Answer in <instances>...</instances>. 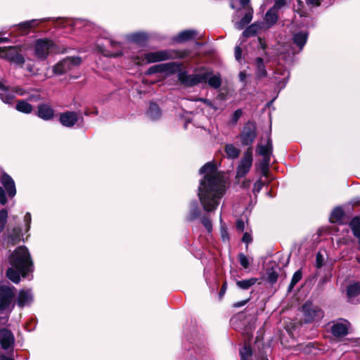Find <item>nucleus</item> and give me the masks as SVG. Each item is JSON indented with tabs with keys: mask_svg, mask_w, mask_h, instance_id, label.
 I'll use <instances>...</instances> for the list:
<instances>
[{
	"mask_svg": "<svg viewBox=\"0 0 360 360\" xmlns=\"http://www.w3.org/2000/svg\"><path fill=\"white\" fill-rule=\"evenodd\" d=\"M344 216V211L340 208L337 207L333 210L330 215V221L332 222H337L340 221Z\"/></svg>",
	"mask_w": 360,
	"mask_h": 360,
	"instance_id": "obj_35",
	"label": "nucleus"
},
{
	"mask_svg": "<svg viewBox=\"0 0 360 360\" xmlns=\"http://www.w3.org/2000/svg\"><path fill=\"white\" fill-rule=\"evenodd\" d=\"M162 67L161 64L153 65L148 69L146 74V75H152V74L159 73V72L162 73Z\"/></svg>",
	"mask_w": 360,
	"mask_h": 360,
	"instance_id": "obj_44",
	"label": "nucleus"
},
{
	"mask_svg": "<svg viewBox=\"0 0 360 360\" xmlns=\"http://www.w3.org/2000/svg\"><path fill=\"white\" fill-rule=\"evenodd\" d=\"M127 41L136 44H143L148 39V35L143 32H134L125 36Z\"/></svg>",
	"mask_w": 360,
	"mask_h": 360,
	"instance_id": "obj_19",
	"label": "nucleus"
},
{
	"mask_svg": "<svg viewBox=\"0 0 360 360\" xmlns=\"http://www.w3.org/2000/svg\"><path fill=\"white\" fill-rule=\"evenodd\" d=\"M302 311L304 316L305 322H311L316 319L323 317V311L316 306L311 302H306L302 307Z\"/></svg>",
	"mask_w": 360,
	"mask_h": 360,
	"instance_id": "obj_13",
	"label": "nucleus"
},
{
	"mask_svg": "<svg viewBox=\"0 0 360 360\" xmlns=\"http://www.w3.org/2000/svg\"><path fill=\"white\" fill-rule=\"evenodd\" d=\"M302 278V272L298 270L295 272L291 279L289 288H292Z\"/></svg>",
	"mask_w": 360,
	"mask_h": 360,
	"instance_id": "obj_41",
	"label": "nucleus"
},
{
	"mask_svg": "<svg viewBox=\"0 0 360 360\" xmlns=\"http://www.w3.org/2000/svg\"><path fill=\"white\" fill-rule=\"evenodd\" d=\"M281 75L283 76L281 79H278L279 82H281L283 84V86L285 85L289 77V72L288 70H284Z\"/></svg>",
	"mask_w": 360,
	"mask_h": 360,
	"instance_id": "obj_49",
	"label": "nucleus"
},
{
	"mask_svg": "<svg viewBox=\"0 0 360 360\" xmlns=\"http://www.w3.org/2000/svg\"><path fill=\"white\" fill-rule=\"evenodd\" d=\"M224 151L226 155L229 159H236L240 155V150L236 147L233 144H226L224 147Z\"/></svg>",
	"mask_w": 360,
	"mask_h": 360,
	"instance_id": "obj_25",
	"label": "nucleus"
},
{
	"mask_svg": "<svg viewBox=\"0 0 360 360\" xmlns=\"http://www.w3.org/2000/svg\"><path fill=\"white\" fill-rule=\"evenodd\" d=\"M9 262L13 266L22 274L32 270V261L28 249L25 246L17 248L11 254Z\"/></svg>",
	"mask_w": 360,
	"mask_h": 360,
	"instance_id": "obj_3",
	"label": "nucleus"
},
{
	"mask_svg": "<svg viewBox=\"0 0 360 360\" xmlns=\"http://www.w3.org/2000/svg\"><path fill=\"white\" fill-rule=\"evenodd\" d=\"M220 221H221V238H222V240L224 241H226L229 239L228 233H227L226 230L225 229L224 224H222L221 218H220Z\"/></svg>",
	"mask_w": 360,
	"mask_h": 360,
	"instance_id": "obj_48",
	"label": "nucleus"
},
{
	"mask_svg": "<svg viewBox=\"0 0 360 360\" xmlns=\"http://www.w3.org/2000/svg\"><path fill=\"white\" fill-rule=\"evenodd\" d=\"M256 127L251 122H247L241 131L240 141L243 146H250L256 138Z\"/></svg>",
	"mask_w": 360,
	"mask_h": 360,
	"instance_id": "obj_11",
	"label": "nucleus"
},
{
	"mask_svg": "<svg viewBox=\"0 0 360 360\" xmlns=\"http://www.w3.org/2000/svg\"><path fill=\"white\" fill-rule=\"evenodd\" d=\"M247 301H242V302H237V303H235L233 304V306L235 307H242L243 305H245V304L246 303Z\"/></svg>",
	"mask_w": 360,
	"mask_h": 360,
	"instance_id": "obj_60",
	"label": "nucleus"
},
{
	"mask_svg": "<svg viewBox=\"0 0 360 360\" xmlns=\"http://www.w3.org/2000/svg\"><path fill=\"white\" fill-rule=\"evenodd\" d=\"M264 20L269 27L274 25L278 20V11L271 8L266 12Z\"/></svg>",
	"mask_w": 360,
	"mask_h": 360,
	"instance_id": "obj_27",
	"label": "nucleus"
},
{
	"mask_svg": "<svg viewBox=\"0 0 360 360\" xmlns=\"http://www.w3.org/2000/svg\"><path fill=\"white\" fill-rule=\"evenodd\" d=\"M122 54H123L122 51H116V52H112V53H108V54H107V56H112V57H117V56H120Z\"/></svg>",
	"mask_w": 360,
	"mask_h": 360,
	"instance_id": "obj_59",
	"label": "nucleus"
},
{
	"mask_svg": "<svg viewBox=\"0 0 360 360\" xmlns=\"http://www.w3.org/2000/svg\"><path fill=\"white\" fill-rule=\"evenodd\" d=\"M350 323L347 320H342L333 324L331 328L333 335L337 338H342L349 333Z\"/></svg>",
	"mask_w": 360,
	"mask_h": 360,
	"instance_id": "obj_15",
	"label": "nucleus"
},
{
	"mask_svg": "<svg viewBox=\"0 0 360 360\" xmlns=\"http://www.w3.org/2000/svg\"><path fill=\"white\" fill-rule=\"evenodd\" d=\"M242 114H243L242 110H240V109L236 110L232 115L231 122L233 124H236L238 122V120L240 119V117H241Z\"/></svg>",
	"mask_w": 360,
	"mask_h": 360,
	"instance_id": "obj_46",
	"label": "nucleus"
},
{
	"mask_svg": "<svg viewBox=\"0 0 360 360\" xmlns=\"http://www.w3.org/2000/svg\"><path fill=\"white\" fill-rule=\"evenodd\" d=\"M54 43L47 39H39L34 44V56L40 60L46 59L48 56L55 51Z\"/></svg>",
	"mask_w": 360,
	"mask_h": 360,
	"instance_id": "obj_7",
	"label": "nucleus"
},
{
	"mask_svg": "<svg viewBox=\"0 0 360 360\" xmlns=\"http://www.w3.org/2000/svg\"><path fill=\"white\" fill-rule=\"evenodd\" d=\"M360 295V284L354 283L348 286L347 295L349 298H352Z\"/></svg>",
	"mask_w": 360,
	"mask_h": 360,
	"instance_id": "obj_33",
	"label": "nucleus"
},
{
	"mask_svg": "<svg viewBox=\"0 0 360 360\" xmlns=\"http://www.w3.org/2000/svg\"><path fill=\"white\" fill-rule=\"evenodd\" d=\"M235 1L236 0H231V6L232 8H236V4H235ZM250 2V0H240V4L242 6H245L246 5H248Z\"/></svg>",
	"mask_w": 360,
	"mask_h": 360,
	"instance_id": "obj_53",
	"label": "nucleus"
},
{
	"mask_svg": "<svg viewBox=\"0 0 360 360\" xmlns=\"http://www.w3.org/2000/svg\"><path fill=\"white\" fill-rule=\"evenodd\" d=\"M258 30V26L255 24H252L245 30L243 33V37H249L255 35Z\"/></svg>",
	"mask_w": 360,
	"mask_h": 360,
	"instance_id": "obj_39",
	"label": "nucleus"
},
{
	"mask_svg": "<svg viewBox=\"0 0 360 360\" xmlns=\"http://www.w3.org/2000/svg\"><path fill=\"white\" fill-rule=\"evenodd\" d=\"M32 221L31 214L30 212H27L24 216V222L25 223V232H28L30 229V224Z\"/></svg>",
	"mask_w": 360,
	"mask_h": 360,
	"instance_id": "obj_45",
	"label": "nucleus"
},
{
	"mask_svg": "<svg viewBox=\"0 0 360 360\" xmlns=\"http://www.w3.org/2000/svg\"><path fill=\"white\" fill-rule=\"evenodd\" d=\"M79 114L73 111H67L60 115L59 120L65 127H72L78 121Z\"/></svg>",
	"mask_w": 360,
	"mask_h": 360,
	"instance_id": "obj_14",
	"label": "nucleus"
},
{
	"mask_svg": "<svg viewBox=\"0 0 360 360\" xmlns=\"http://www.w3.org/2000/svg\"><path fill=\"white\" fill-rule=\"evenodd\" d=\"M176 57L174 52L169 50H162L146 53L141 56L133 57V60L136 65L143 63H153L169 60Z\"/></svg>",
	"mask_w": 360,
	"mask_h": 360,
	"instance_id": "obj_4",
	"label": "nucleus"
},
{
	"mask_svg": "<svg viewBox=\"0 0 360 360\" xmlns=\"http://www.w3.org/2000/svg\"><path fill=\"white\" fill-rule=\"evenodd\" d=\"M240 355L242 360H249V357L252 356V349L249 346L245 345L240 350Z\"/></svg>",
	"mask_w": 360,
	"mask_h": 360,
	"instance_id": "obj_38",
	"label": "nucleus"
},
{
	"mask_svg": "<svg viewBox=\"0 0 360 360\" xmlns=\"http://www.w3.org/2000/svg\"><path fill=\"white\" fill-rule=\"evenodd\" d=\"M257 281L256 278H250L245 280L237 281L236 285L242 290H248L254 285Z\"/></svg>",
	"mask_w": 360,
	"mask_h": 360,
	"instance_id": "obj_28",
	"label": "nucleus"
},
{
	"mask_svg": "<svg viewBox=\"0 0 360 360\" xmlns=\"http://www.w3.org/2000/svg\"><path fill=\"white\" fill-rule=\"evenodd\" d=\"M195 101H201V102H203L204 103H205L207 105L210 106V107H212V103L207 100V99H205V98H198L196 99Z\"/></svg>",
	"mask_w": 360,
	"mask_h": 360,
	"instance_id": "obj_57",
	"label": "nucleus"
},
{
	"mask_svg": "<svg viewBox=\"0 0 360 360\" xmlns=\"http://www.w3.org/2000/svg\"><path fill=\"white\" fill-rule=\"evenodd\" d=\"M22 233L20 227H15L12 229L8 237V243L15 245L21 240Z\"/></svg>",
	"mask_w": 360,
	"mask_h": 360,
	"instance_id": "obj_22",
	"label": "nucleus"
},
{
	"mask_svg": "<svg viewBox=\"0 0 360 360\" xmlns=\"http://www.w3.org/2000/svg\"><path fill=\"white\" fill-rule=\"evenodd\" d=\"M285 4V0H276L272 8H274L276 11H278Z\"/></svg>",
	"mask_w": 360,
	"mask_h": 360,
	"instance_id": "obj_50",
	"label": "nucleus"
},
{
	"mask_svg": "<svg viewBox=\"0 0 360 360\" xmlns=\"http://www.w3.org/2000/svg\"><path fill=\"white\" fill-rule=\"evenodd\" d=\"M242 240L244 243H249L250 242L252 241V238H251V236L248 233H245L243 234Z\"/></svg>",
	"mask_w": 360,
	"mask_h": 360,
	"instance_id": "obj_56",
	"label": "nucleus"
},
{
	"mask_svg": "<svg viewBox=\"0 0 360 360\" xmlns=\"http://www.w3.org/2000/svg\"><path fill=\"white\" fill-rule=\"evenodd\" d=\"M259 360H269V359L266 356L262 355V356H260Z\"/></svg>",
	"mask_w": 360,
	"mask_h": 360,
	"instance_id": "obj_64",
	"label": "nucleus"
},
{
	"mask_svg": "<svg viewBox=\"0 0 360 360\" xmlns=\"http://www.w3.org/2000/svg\"><path fill=\"white\" fill-rule=\"evenodd\" d=\"M14 344L13 333L6 328L0 329V345L4 349L11 347Z\"/></svg>",
	"mask_w": 360,
	"mask_h": 360,
	"instance_id": "obj_16",
	"label": "nucleus"
},
{
	"mask_svg": "<svg viewBox=\"0 0 360 360\" xmlns=\"http://www.w3.org/2000/svg\"><path fill=\"white\" fill-rule=\"evenodd\" d=\"M252 18V9H250L240 20L236 24V27L238 30H242L246 25L249 24Z\"/></svg>",
	"mask_w": 360,
	"mask_h": 360,
	"instance_id": "obj_30",
	"label": "nucleus"
},
{
	"mask_svg": "<svg viewBox=\"0 0 360 360\" xmlns=\"http://www.w3.org/2000/svg\"><path fill=\"white\" fill-rule=\"evenodd\" d=\"M27 273H21L19 270L16 269V270L13 269V268L11 267L8 268L6 271V276L8 279L12 281L15 283H18L20 281V274H22V276H25V275Z\"/></svg>",
	"mask_w": 360,
	"mask_h": 360,
	"instance_id": "obj_26",
	"label": "nucleus"
},
{
	"mask_svg": "<svg viewBox=\"0 0 360 360\" xmlns=\"http://www.w3.org/2000/svg\"><path fill=\"white\" fill-rule=\"evenodd\" d=\"M26 69L30 72V73H34V69L32 68V66H31L29 64H27L26 65Z\"/></svg>",
	"mask_w": 360,
	"mask_h": 360,
	"instance_id": "obj_61",
	"label": "nucleus"
},
{
	"mask_svg": "<svg viewBox=\"0 0 360 360\" xmlns=\"http://www.w3.org/2000/svg\"><path fill=\"white\" fill-rule=\"evenodd\" d=\"M14 288L0 285V311H4L11 304L14 296Z\"/></svg>",
	"mask_w": 360,
	"mask_h": 360,
	"instance_id": "obj_12",
	"label": "nucleus"
},
{
	"mask_svg": "<svg viewBox=\"0 0 360 360\" xmlns=\"http://www.w3.org/2000/svg\"><path fill=\"white\" fill-rule=\"evenodd\" d=\"M15 108L19 112L23 113H30L32 111V106L25 101H19L16 104Z\"/></svg>",
	"mask_w": 360,
	"mask_h": 360,
	"instance_id": "obj_32",
	"label": "nucleus"
},
{
	"mask_svg": "<svg viewBox=\"0 0 360 360\" xmlns=\"http://www.w3.org/2000/svg\"><path fill=\"white\" fill-rule=\"evenodd\" d=\"M1 183L3 187H0V203L4 205L7 202L5 191L10 198H13L16 194V188L13 179L6 173L2 174Z\"/></svg>",
	"mask_w": 360,
	"mask_h": 360,
	"instance_id": "obj_8",
	"label": "nucleus"
},
{
	"mask_svg": "<svg viewBox=\"0 0 360 360\" xmlns=\"http://www.w3.org/2000/svg\"><path fill=\"white\" fill-rule=\"evenodd\" d=\"M53 110L48 105L43 104L38 108V116L45 120H49L53 117Z\"/></svg>",
	"mask_w": 360,
	"mask_h": 360,
	"instance_id": "obj_20",
	"label": "nucleus"
},
{
	"mask_svg": "<svg viewBox=\"0 0 360 360\" xmlns=\"http://www.w3.org/2000/svg\"><path fill=\"white\" fill-rule=\"evenodd\" d=\"M196 35L197 32L194 30H184L175 37V41L179 43L185 42L193 39Z\"/></svg>",
	"mask_w": 360,
	"mask_h": 360,
	"instance_id": "obj_21",
	"label": "nucleus"
},
{
	"mask_svg": "<svg viewBox=\"0 0 360 360\" xmlns=\"http://www.w3.org/2000/svg\"><path fill=\"white\" fill-rule=\"evenodd\" d=\"M8 212L6 209L0 210V233L4 230L6 224Z\"/></svg>",
	"mask_w": 360,
	"mask_h": 360,
	"instance_id": "obj_40",
	"label": "nucleus"
},
{
	"mask_svg": "<svg viewBox=\"0 0 360 360\" xmlns=\"http://www.w3.org/2000/svg\"><path fill=\"white\" fill-rule=\"evenodd\" d=\"M257 72L259 77H264L266 74L264 61L262 58H257L256 59Z\"/></svg>",
	"mask_w": 360,
	"mask_h": 360,
	"instance_id": "obj_37",
	"label": "nucleus"
},
{
	"mask_svg": "<svg viewBox=\"0 0 360 360\" xmlns=\"http://www.w3.org/2000/svg\"><path fill=\"white\" fill-rule=\"evenodd\" d=\"M200 210L198 207V205L197 202L193 201L191 203L190 206V212L188 214V219L190 221H193L199 217L200 216Z\"/></svg>",
	"mask_w": 360,
	"mask_h": 360,
	"instance_id": "obj_31",
	"label": "nucleus"
},
{
	"mask_svg": "<svg viewBox=\"0 0 360 360\" xmlns=\"http://www.w3.org/2000/svg\"><path fill=\"white\" fill-rule=\"evenodd\" d=\"M272 143L269 137L265 145L258 144L257 152L263 157L262 160L258 165V169L262 176L268 177L270 159L272 154Z\"/></svg>",
	"mask_w": 360,
	"mask_h": 360,
	"instance_id": "obj_5",
	"label": "nucleus"
},
{
	"mask_svg": "<svg viewBox=\"0 0 360 360\" xmlns=\"http://www.w3.org/2000/svg\"><path fill=\"white\" fill-rule=\"evenodd\" d=\"M263 185H264V183L263 181L259 179H258L254 184V188H253V192L254 193H258L260 192V191L262 190V187H263Z\"/></svg>",
	"mask_w": 360,
	"mask_h": 360,
	"instance_id": "obj_47",
	"label": "nucleus"
},
{
	"mask_svg": "<svg viewBox=\"0 0 360 360\" xmlns=\"http://www.w3.org/2000/svg\"><path fill=\"white\" fill-rule=\"evenodd\" d=\"M148 115L153 120H158L160 117L161 112L157 104L153 103H150L148 111Z\"/></svg>",
	"mask_w": 360,
	"mask_h": 360,
	"instance_id": "obj_29",
	"label": "nucleus"
},
{
	"mask_svg": "<svg viewBox=\"0 0 360 360\" xmlns=\"http://www.w3.org/2000/svg\"><path fill=\"white\" fill-rule=\"evenodd\" d=\"M236 228L240 231H243L245 229V222L243 220L238 219L236 221Z\"/></svg>",
	"mask_w": 360,
	"mask_h": 360,
	"instance_id": "obj_55",
	"label": "nucleus"
},
{
	"mask_svg": "<svg viewBox=\"0 0 360 360\" xmlns=\"http://www.w3.org/2000/svg\"><path fill=\"white\" fill-rule=\"evenodd\" d=\"M259 45H260L261 48L262 49H264L266 48V45H265L264 42L262 40V39L259 38Z\"/></svg>",
	"mask_w": 360,
	"mask_h": 360,
	"instance_id": "obj_62",
	"label": "nucleus"
},
{
	"mask_svg": "<svg viewBox=\"0 0 360 360\" xmlns=\"http://www.w3.org/2000/svg\"><path fill=\"white\" fill-rule=\"evenodd\" d=\"M238 258H239V262H240V265L244 269H247L249 267L250 259L245 255H244L243 253H240L238 255Z\"/></svg>",
	"mask_w": 360,
	"mask_h": 360,
	"instance_id": "obj_43",
	"label": "nucleus"
},
{
	"mask_svg": "<svg viewBox=\"0 0 360 360\" xmlns=\"http://www.w3.org/2000/svg\"><path fill=\"white\" fill-rule=\"evenodd\" d=\"M108 42L110 44V46L112 47H113V48L114 47L115 48V47H120L121 46V44L120 43H117V42H116V41H115L113 40L110 39V40H108Z\"/></svg>",
	"mask_w": 360,
	"mask_h": 360,
	"instance_id": "obj_58",
	"label": "nucleus"
},
{
	"mask_svg": "<svg viewBox=\"0 0 360 360\" xmlns=\"http://www.w3.org/2000/svg\"><path fill=\"white\" fill-rule=\"evenodd\" d=\"M178 79L181 84L188 86H193L200 83H207L210 86L218 89L221 84V79L217 75L211 71L202 69L198 73L188 75L186 72H181Z\"/></svg>",
	"mask_w": 360,
	"mask_h": 360,
	"instance_id": "obj_2",
	"label": "nucleus"
},
{
	"mask_svg": "<svg viewBox=\"0 0 360 360\" xmlns=\"http://www.w3.org/2000/svg\"><path fill=\"white\" fill-rule=\"evenodd\" d=\"M201 223L206 229L207 231L209 233H211L212 231V224L211 220L207 217H203L201 218Z\"/></svg>",
	"mask_w": 360,
	"mask_h": 360,
	"instance_id": "obj_42",
	"label": "nucleus"
},
{
	"mask_svg": "<svg viewBox=\"0 0 360 360\" xmlns=\"http://www.w3.org/2000/svg\"><path fill=\"white\" fill-rule=\"evenodd\" d=\"M200 174L203 179L198 188L199 200L205 211L212 212L225 193V181L223 175L212 162L206 163L200 169Z\"/></svg>",
	"mask_w": 360,
	"mask_h": 360,
	"instance_id": "obj_1",
	"label": "nucleus"
},
{
	"mask_svg": "<svg viewBox=\"0 0 360 360\" xmlns=\"http://www.w3.org/2000/svg\"><path fill=\"white\" fill-rule=\"evenodd\" d=\"M20 46H8L0 48V58L6 59L11 63L22 67L25 63V58L20 53Z\"/></svg>",
	"mask_w": 360,
	"mask_h": 360,
	"instance_id": "obj_6",
	"label": "nucleus"
},
{
	"mask_svg": "<svg viewBox=\"0 0 360 360\" xmlns=\"http://www.w3.org/2000/svg\"><path fill=\"white\" fill-rule=\"evenodd\" d=\"M162 65V73H166L168 75L174 74L179 71L181 68V64L175 62L167 63L161 64Z\"/></svg>",
	"mask_w": 360,
	"mask_h": 360,
	"instance_id": "obj_24",
	"label": "nucleus"
},
{
	"mask_svg": "<svg viewBox=\"0 0 360 360\" xmlns=\"http://www.w3.org/2000/svg\"><path fill=\"white\" fill-rule=\"evenodd\" d=\"M38 23L39 22L37 20H32L20 23L18 27L20 30H22V32H25L29 29L37 26Z\"/></svg>",
	"mask_w": 360,
	"mask_h": 360,
	"instance_id": "obj_36",
	"label": "nucleus"
},
{
	"mask_svg": "<svg viewBox=\"0 0 360 360\" xmlns=\"http://www.w3.org/2000/svg\"><path fill=\"white\" fill-rule=\"evenodd\" d=\"M279 269L278 266L276 267H272L271 269H269L267 271L266 275H267V280L269 282H270L271 284H274L277 281L278 278V269Z\"/></svg>",
	"mask_w": 360,
	"mask_h": 360,
	"instance_id": "obj_34",
	"label": "nucleus"
},
{
	"mask_svg": "<svg viewBox=\"0 0 360 360\" xmlns=\"http://www.w3.org/2000/svg\"><path fill=\"white\" fill-rule=\"evenodd\" d=\"M0 98L4 103L10 104L14 98V94L0 82Z\"/></svg>",
	"mask_w": 360,
	"mask_h": 360,
	"instance_id": "obj_18",
	"label": "nucleus"
},
{
	"mask_svg": "<svg viewBox=\"0 0 360 360\" xmlns=\"http://www.w3.org/2000/svg\"><path fill=\"white\" fill-rule=\"evenodd\" d=\"M253 162L252 150L251 148L243 153L241 160L237 167L236 178L244 177L250 171L252 167Z\"/></svg>",
	"mask_w": 360,
	"mask_h": 360,
	"instance_id": "obj_9",
	"label": "nucleus"
},
{
	"mask_svg": "<svg viewBox=\"0 0 360 360\" xmlns=\"http://www.w3.org/2000/svg\"><path fill=\"white\" fill-rule=\"evenodd\" d=\"M316 266L318 268H320L321 266H322L323 264V255L319 252L317 255H316Z\"/></svg>",
	"mask_w": 360,
	"mask_h": 360,
	"instance_id": "obj_51",
	"label": "nucleus"
},
{
	"mask_svg": "<svg viewBox=\"0 0 360 360\" xmlns=\"http://www.w3.org/2000/svg\"><path fill=\"white\" fill-rule=\"evenodd\" d=\"M307 32H300L294 34L293 41L300 48V50H302L307 41Z\"/></svg>",
	"mask_w": 360,
	"mask_h": 360,
	"instance_id": "obj_23",
	"label": "nucleus"
},
{
	"mask_svg": "<svg viewBox=\"0 0 360 360\" xmlns=\"http://www.w3.org/2000/svg\"><path fill=\"white\" fill-rule=\"evenodd\" d=\"M80 63L81 59L79 57L66 58L53 66V72L56 75H62Z\"/></svg>",
	"mask_w": 360,
	"mask_h": 360,
	"instance_id": "obj_10",
	"label": "nucleus"
},
{
	"mask_svg": "<svg viewBox=\"0 0 360 360\" xmlns=\"http://www.w3.org/2000/svg\"><path fill=\"white\" fill-rule=\"evenodd\" d=\"M32 301V294L29 290H20L18 297V305L20 307H23L30 304Z\"/></svg>",
	"mask_w": 360,
	"mask_h": 360,
	"instance_id": "obj_17",
	"label": "nucleus"
},
{
	"mask_svg": "<svg viewBox=\"0 0 360 360\" xmlns=\"http://www.w3.org/2000/svg\"><path fill=\"white\" fill-rule=\"evenodd\" d=\"M0 360H13L11 358L6 357L5 356H0Z\"/></svg>",
	"mask_w": 360,
	"mask_h": 360,
	"instance_id": "obj_63",
	"label": "nucleus"
},
{
	"mask_svg": "<svg viewBox=\"0 0 360 360\" xmlns=\"http://www.w3.org/2000/svg\"><path fill=\"white\" fill-rule=\"evenodd\" d=\"M321 1H323V0H307V4L309 6H318L321 4ZM328 1L330 2L331 0H328Z\"/></svg>",
	"mask_w": 360,
	"mask_h": 360,
	"instance_id": "obj_52",
	"label": "nucleus"
},
{
	"mask_svg": "<svg viewBox=\"0 0 360 360\" xmlns=\"http://www.w3.org/2000/svg\"><path fill=\"white\" fill-rule=\"evenodd\" d=\"M241 53H242L241 49L239 46H236L235 48V58H236V60H238V62H240V60L241 59Z\"/></svg>",
	"mask_w": 360,
	"mask_h": 360,
	"instance_id": "obj_54",
	"label": "nucleus"
}]
</instances>
